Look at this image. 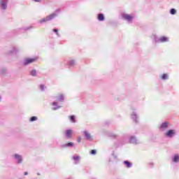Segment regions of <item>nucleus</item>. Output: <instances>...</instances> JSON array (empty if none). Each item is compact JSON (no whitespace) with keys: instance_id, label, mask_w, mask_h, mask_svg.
Masks as SVG:
<instances>
[{"instance_id":"23","label":"nucleus","mask_w":179,"mask_h":179,"mask_svg":"<svg viewBox=\"0 0 179 179\" xmlns=\"http://www.w3.org/2000/svg\"><path fill=\"white\" fill-rule=\"evenodd\" d=\"M69 120H70V121H71V122H73V124H75V122H76V117H75V115L69 116Z\"/></svg>"},{"instance_id":"18","label":"nucleus","mask_w":179,"mask_h":179,"mask_svg":"<svg viewBox=\"0 0 179 179\" xmlns=\"http://www.w3.org/2000/svg\"><path fill=\"white\" fill-rule=\"evenodd\" d=\"M19 51V48H17V47H14L13 48L10 50V55H13L15 54H17V52Z\"/></svg>"},{"instance_id":"35","label":"nucleus","mask_w":179,"mask_h":179,"mask_svg":"<svg viewBox=\"0 0 179 179\" xmlns=\"http://www.w3.org/2000/svg\"><path fill=\"white\" fill-rule=\"evenodd\" d=\"M113 155V157H115V159H117V156L114 155V154Z\"/></svg>"},{"instance_id":"3","label":"nucleus","mask_w":179,"mask_h":179,"mask_svg":"<svg viewBox=\"0 0 179 179\" xmlns=\"http://www.w3.org/2000/svg\"><path fill=\"white\" fill-rule=\"evenodd\" d=\"M177 136V130L172 129H169L164 133V136L169 139H173L174 136Z\"/></svg>"},{"instance_id":"11","label":"nucleus","mask_w":179,"mask_h":179,"mask_svg":"<svg viewBox=\"0 0 179 179\" xmlns=\"http://www.w3.org/2000/svg\"><path fill=\"white\" fill-rule=\"evenodd\" d=\"M170 38L167 36H162L157 40V43H169Z\"/></svg>"},{"instance_id":"13","label":"nucleus","mask_w":179,"mask_h":179,"mask_svg":"<svg viewBox=\"0 0 179 179\" xmlns=\"http://www.w3.org/2000/svg\"><path fill=\"white\" fill-rule=\"evenodd\" d=\"M83 135H85L87 141H92V136L90 135V133H89V131H84L83 132Z\"/></svg>"},{"instance_id":"28","label":"nucleus","mask_w":179,"mask_h":179,"mask_svg":"<svg viewBox=\"0 0 179 179\" xmlns=\"http://www.w3.org/2000/svg\"><path fill=\"white\" fill-rule=\"evenodd\" d=\"M1 75H4V73H6V69L5 68H3L1 69Z\"/></svg>"},{"instance_id":"20","label":"nucleus","mask_w":179,"mask_h":179,"mask_svg":"<svg viewBox=\"0 0 179 179\" xmlns=\"http://www.w3.org/2000/svg\"><path fill=\"white\" fill-rule=\"evenodd\" d=\"M29 75L31 76H33L34 78H36L37 76V70L33 69L29 72Z\"/></svg>"},{"instance_id":"29","label":"nucleus","mask_w":179,"mask_h":179,"mask_svg":"<svg viewBox=\"0 0 179 179\" xmlns=\"http://www.w3.org/2000/svg\"><path fill=\"white\" fill-rule=\"evenodd\" d=\"M73 160H75L76 162H78V160H79V159H80V157H79L78 155L77 156H73Z\"/></svg>"},{"instance_id":"14","label":"nucleus","mask_w":179,"mask_h":179,"mask_svg":"<svg viewBox=\"0 0 179 179\" xmlns=\"http://www.w3.org/2000/svg\"><path fill=\"white\" fill-rule=\"evenodd\" d=\"M72 129H67L65 131L66 138L71 139L72 138Z\"/></svg>"},{"instance_id":"17","label":"nucleus","mask_w":179,"mask_h":179,"mask_svg":"<svg viewBox=\"0 0 179 179\" xmlns=\"http://www.w3.org/2000/svg\"><path fill=\"white\" fill-rule=\"evenodd\" d=\"M172 162L173 163H178L179 162V155L178 154H175L172 157Z\"/></svg>"},{"instance_id":"24","label":"nucleus","mask_w":179,"mask_h":179,"mask_svg":"<svg viewBox=\"0 0 179 179\" xmlns=\"http://www.w3.org/2000/svg\"><path fill=\"white\" fill-rule=\"evenodd\" d=\"M170 13L171 15H176V13H177V10L175 8H171L170 10Z\"/></svg>"},{"instance_id":"37","label":"nucleus","mask_w":179,"mask_h":179,"mask_svg":"<svg viewBox=\"0 0 179 179\" xmlns=\"http://www.w3.org/2000/svg\"><path fill=\"white\" fill-rule=\"evenodd\" d=\"M0 100H1V96H0Z\"/></svg>"},{"instance_id":"19","label":"nucleus","mask_w":179,"mask_h":179,"mask_svg":"<svg viewBox=\"0 0 179 179\" xmlns=\"http://www.w3.org/2000/svg\"><path fill=\"white\" fill-rule=\"evenodd\" d=\"M97 19L99 22H104L106 17H104V14L99 13L98 14Z\"/></svg>"},{"instance_id":"21","label":"nucleus","mask_w":179,"mask_h":179,"mask_svg":"<svg viewBox=\"0 0 179 179\" xmlns=\"http://www.w3.org/2000/svg\"><path fill=\"white\" fill-rule=\"evenodd\" d=\"M123 164L127 169H131V167H132V163L129 162V161H124Z\"/></svg>"},{"instance_id":"12","label":"nucleus","mask_w":179,"mask_h":179,"mask_svg":"<svg viewBox=\"0 0 179 179\" xmlns=\"http://www.w3.org/2000/svg\"><path fill=\"white\" fill-rule=\"evenodd\" d=\"M33 29V26H29V27H24L22 28L19 29V31L20 33H24V31H29V30H31Z\"/></svg>"},{"instance_id":"9","label":"nucleus","mask_w":179,"mask_h":179,"mask_svg":"<svg viewBox=\"0 0 179 179\" xmlns=\"http://www.w3.org/2000/svg\"><path fill=\"white\" fill-rule=\"evenodd\" d=\"M129 143L132 145H138L139 143V140L135 136H131L129 138Z\"/></svg>"},{"instance_id":"4","label":"nucleus","mask_w":179,"mask_h":179,"mask_svg":"<svg viewBox=\"0 0 179 179\" xmlns=\"http://www.w3.org/2000/svg\"><path fill=\"white\" fill-rule=\"evenodd\" d=\"M122 18L126 20L128 23H132L134 20V15H129L127 13L122 14Z\"/></svg>"},{"instance_id":"33","label":"nucleus","mask_w":179,"mask_h":179,"mask_svg":"<svg viewBox=\"0 0 179 179\" xmlns=\"http://www.w3.org/2000/svg\"><path fill=\"white\" fill-rule=\"evenodd\" d=\"M34 2H38V3H40L41 2V0H33Z\"/></svg>"},{"instance_id":"16","label":"nucleus","mask_w":179,"mask_h":179,"mask_svg":"<svg viewBox=\"0 0 179 179\" xmlns=\"http://www.w3.org/2000/svg\"><path fill=\"white\" fill-rule=\"evenodd\" d=\"M131 119L133 121H134V122H138V115L136 114V112L134 111L131 113Z\"/></svg>"},{"instance_id":"6","label":"nucleus","mask_w":179,"mask_h":179,"mask_svg":"<svg viewBox=\"0 0 179 179\" xmlns=\"http://www.w3.org/2000/svg\"><path fill=\"white\" fill-rule=\"evenodd\" d=\"M13 157L15 159L17 164H22V163H23V157L22 155L19 154H14Z\"/></svg>"},{"instance_id":"15","label":"nucleus","mask_w":179,"mask_h":179,"mask_svg":"<svg viewBox=\"0 0 179 179\" xmlns=\"http://www.w3.org/2000/svg\"><path fill=\"white\" fill-rule=\"evenodd\" d=\"M159 78L162 80H169V78H170V76H169L168 73H164L161 75Z\"/></svg>"},{"instance_id":"8","label":"nucleus","mask_w":179,"mask_h":179,"mask_svg":"<svg viewBox=\"0 0 179 179\" xmlns=\"http://www.w3.org/2000/svg\"><path fill=\"white\" fill-rule=\"evenodd\" d=\"M64 65H68L69 68H73L76 65V61L75 59H69L67 62H64Z\"/></svg>"},{"instance_id":"31","label":"nucleus","mask_w":179,"mask_h":179,"mask_svg":"<svg viewBox=\"0 0 179 179\" xmlns=\"http://www.w3.org/2000/svg\"><path fill=\"white\" fill-rule=\"evenodd\" d=\"M90 153H91L92 155H96V150H92Z\"/></svg>"},{"instance_id":"25","label":"nucleus","mask_w":179,"mask_h":179,"mask_svg":"<svg viewBox=\"0 0 179 179\" xmlns=\"http://www.w3.org/2000/svg\"><path fill=\"white\" fill-rule=\"evenodd\" d=\"M53 31L56 34V36H57L58 37H61V35L59 34V33H58V29H54Z\"/></svg>"},{"instance_id":"1","label":"nucleus","mask_w":179,"mask_h":179,"mask_svg":"<svg viewBox=\"0 0 179 179\" xmlns=\"http://www.w3.org/2000/svg\"><path fill=\"white\" fill-rule=\"evenodd\" d=\"M61 13L60 9H57L55 11V13L50 14V15L46 16L45 18L41 19L39 21V23H45L47 22H50V20H52V19H55V17H57L58 16V14Z\"/></svg>"},{"instance_id":"26","label":"nucleus","mask_w":179,"mask_h":179,"mask_svg":"<svg viewBox=\"0 0 179 179\" xmlns=\"http://www.w3.org/2000/svg\"><path fill=\"white\" fill-rule=\"evenodd\" d=\"M30 121H31V122H33L34 121H37V117H36V116H32V117L30 118Z\"/></svg>"},{"instance_id":"2","label":"nucleus","mask_w":179,"mask_h":179,"mask_svg":"<svg viewBox=\"0 0 179 179\" xmlns=\"http://www.w3.org/2000/svg\"><path fill=\"white\" fill-rule=\"evenodd\" d=\"M56 101L52 103V106H54V108H52V110L55 111L56 110H59V108H61V106L58 105V101L60 103H62L64 100H65V96L64 94H59L57 96H55Z\"/></svg>"},{"instance_id":"30","label":"nucleus","mask_w":179,"mask_h":179,"mask_svg":"<svg viewBox=\"0 0 179 179\" xmlns=\"http://www.w3.org/2000/svg\"><path fill=\"white\" fill-rule=\"evenodd\" d=\"M109 136L110 138H117V135L116 134H109Z\"/></svg>"},{"instance_id":"10","label":"nucleus","mask_w":179,"mask_h":179,"mask_svg":"<svg viewBox=\"0 0 179 179\" xmlns=\"http://www.w3.org/2000/svg\"><path fill=\"white\" fill-rule=\"evenodd\" d=\"M168 128H169V122H164L160 124L159 129V131H166V129H168Z\"/></svg>"},{"instance_id":"36","label":"nucleus","mask_w":179,"mask_h":179,"mask_svg":"<svg viewBox=\"0 0 179 179\" xmlns=\"http://www.w3.org/2000/svg\"><path fill=\"white\" fill-rule=\"evenodd\" d=\"M38 176H40V173H38Z\"/></svg>"},{"instance_id":"34","label":"nucleus","mask_w":179,"mask_h":179,"mask_svg":"<svg viewBox=\"0 0 179 179\" xmlns=\"http://www.w3.org/2000/svg\"><path fill=\"white\" fill-rule=\"evenodd\" d=\"M24 176H27V174H29V173L24 172Z\"/></svg>"},{"instance_id":"32","label":"nucleus","mask_w":179,"mask_h":179,"mask_svg":"<svg viewBox=\"0 0 179 179\" xmlns=\"http://www.w3.org/2000/svg\"><path fill=\"white\" fill-rule=\"evenodd\" d=\"M81 141H82V138L78 137V139H77V142H78V143H80Z\"/></svg>"},{"instance_id":"27","label":"nucleus","mask_w":179,"mask_h":179,"mask_svg":"<svg viewBox=\"0 0 179 179\" xmlns=\"http://www.w3.org/2000/svg\"><path fill=\"white\" fill-rule=\"evenodd\" d=\"M40 89H41V92H45V86H44V85H40Z\"/></svg>"},{"instance_id":"5","label":"nucleus","mask_w":179,"mask_h":179,"mask_svg":"<svg viewBox=\"0 0 179 179\" xmlns=\"http://www.w3.org/2000/svg\"><path fill=\"white\" fill-rule=\"evenodd\" d=\"M8 3H9V0H0V9L6 10L8 9Z\"/></svg>"},{"instance_id":"22","label":"nucleus","mask_w":179,"mask_h":179,"mask_svg":"<svg viewBox=\"0 0 179 179\" xmlns=\"http://www.w3.org/2000/svg\"><path fill=\"white\" fill-rule=\"evenodd\" d=\"M73 146V143H68L62 145V148H72Z\"/></svg>"},{"instance_id":"7","label":"nucleus","mask_w":179,"mask_h":179,"mask_svg":"<svg viewBox=\"0 0 179 179\" xmlns=\"http://www.w3.org/2000/svg\"><path fill=\"white\" fill-rule=\"evenodd\" d=\"M37 61V58H27L24 59L22 64L24 66L29 65V64H33V62H36Z\"/></svg>"}]
</instances>
